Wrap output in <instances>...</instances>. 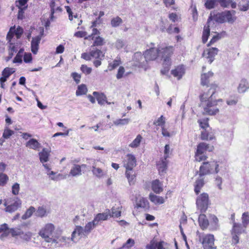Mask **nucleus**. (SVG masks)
Here are the masks:
<instances>
[{"instance_id":"f257e3e1","label":"nucleus","mask_w":249,"mask_h":249,"mask_svg":"<svg viewBox=\"0 0 249 249\" xmlns=\"http://www.w3.org/2000/svg\"><path fill=\"white\" fill-rule=\"evenodd\" d=\"M39 234L46 242L51 243L53 248L66 246L70 240L69 237L62 236L61 231L55 230L54 225L52 223L46 224L39 231Z\"/></svg>"},{"instance_id":"f03ea898","label":"nucleus","mask_w":249,"mask_h":249,"mask_svg":"<svg viewBox=\"0 0 249 249\" xmlns=\"http://www.w3.org/2000/svg\"><path fill=\"white\" fill-rule=\"evenodd\" d=\"M218 88L215 84L211 85V87L207 92L200 95V107H202L204 112L208 115H213L219 112V109L216 107L218 102H222V100H216L214 94Z\"/></svg>"},{"instance_id":"7ed1b4c3","label":"nucleus","mask_w":249,"mask_h":249,"mask_svg":"<svg viewBox=\"0 0 249 249\" xmlns=\"http://www.w3.org/2000/svg\"><path fill=\"white\" fill-rule=\"evenodd\" d=\"M219 165L215 161L204 162L200 166L199 176H204L212 174H217L219 171Z\"/></svg>"},{"instance_id":"20e7f679","label":"nucleus","mask_w":249,"mask_h":249,"mask_svg":"<svg viewBox=\"0 0 249 249\" xmlns=\"http://www.w3.org/2000/svg\"><path fill=\"white\" fill-rule=\"evenodd\" d=\"M196 204L201 213H204L207 210L209 205V196L203 193L198 196L196 200Z\"/></svg>"},{"instance_id":"39448f33","label":"nucleus","mask_w":249,"mask_h":249,"mask_svg":"<svg viewBox=\"0 0 249 249\" xmlns=\"http://www.w3.org/2000/svg\"><path fill=\"white\" fill-rule=\"evenodd\" d=\"M133 60L135 62V65L139 68H142L146 70L147 62L144 55H142L141 52H136L133 57Z\"/></svg>"},{"instance_id":"423d86ee","label":"nucleus","mask_w":249,"mask_h":249,"mask_svg":"<svg viewBox=\"0 0 249 249\" xmlns=\"http://www.w3.org/2000/svg\"><path fill=\"white\" fill-rule=\"evenodd\" d=\"M214 238L213 234H207L203 238L202 242L204 249H216L214 247Z\"/></svg>"},{"instance_id":"0eeeda50","label":"nucleus","mask_w":249,"mask_h":249,"mask_svg":"<svg viewBox=\"0 0 249 249\" xmlns=\"http://www.w3.org/2000/svg\"><path fill=\"white\" fill-rule=\"evenodd\" d=\"M160 48L158 49L151 48L145 51L143 55L145 56L147 62L149 61H153L157 58L159 54H160Z\"/></svg>"},{"instance_id":"6e6552de","label":"nucleus","mask_w":249,"mask_h":249,"mask_svg":"<svg viewBox=\"0 0 249 249\" xmlns=\"http://www.w3.org/2000/svg\"><path fill=\"white\" fill-rule=\"evenodd\" d=\"M218 52V49L216 48H211L205 50L202 54L203 57H205L209 59L210 64L212 63L214 59V57L217 55Z\"/></svg>"},{"instance_id":"1a4fd4ad","label":"nucleus","mask_w":249,"mask_h":249,"mask_svg":"<svg viewBox=\"0 0 249 249\" xmlns=\"http://www.w3.org/2000/svg\"><path fill=\"white\" fill-rule=\"evenodd\" d=\"M168 156H164V158L161 159L157 164V167L159 170V174L160 176L164 175L167 169L168 161L167 159Z\"/></svg>"},{"instance_id":"9d476101","label":"nucleus","mask_w":249,"mask_h":249,"mask_svg":"<svg viewBox=\"0 0 249 249\" xmlns=\"http://www.w3.org/2000/svg\"><path fill=\"white\" fill-rule=\"evenodd\" d=\"M213 149L214 147L213 145L202 142L197 145L196 151L205 154L207 151L212 152Z\"/></svg>"},{"instance_id":"9b49d317","label":"nucleus","mask_w":249,"mask_h":249,"mask_svg":"<svg viewBox=\"0 0 249 249\" xmlns=\"http://www.w3.org/2000/svg\"><path fill=\"white\" fill-rule=\"evenodd\" d=\"M76 235H77L78 236H81L83 235H87V234L85 233L84 228L80 226H76L75 230L73 231L71 234V240L72 241L76 242L79 240L80 237L77 238Z\"/></svg>"},{"instance_id":"f8f14e48","label":"nucleus","mask_w":249,"mask_h":249,"mask_svg":"<svg viewBox=\"0 0 249 249\" xmlns=\"http://www.w3.org/2000/svg\"><path fill=\"white\" fill-rule=\"evenodd\" d=\"M136 166V159L134 156L131 154L127 155V159L124 162L125 169H133Z\"/></svg>"},{"instance_id":"ddd939ff","label":"nucleus","mask_w":249,"mask_h":249,"mask_svg":"<svg viewBox=\"0 0 249 249\" xmlns=\"http://www.w3.org/2000/svg\"><path fill=\"white\" fill-rule=\"evenodd\" d=\"M160 54H161V57L164 59V61H168L169 58L173 53V47L172 46L166 47L165 48H160Z\"/></svg>"},{"instance_id":"4468645a","label":"nucleus","mask_w":249,"mask_h":249,"mask_svg":"<svg viewBox=\"0 0 249 249\" xmlns=\"http://www.w3.org/2000/svg\"><path fill=\"white\" fill-rule=\"evenodd\" d=\"M21 204V200L18 198L17 199V200H16L13 203L10 205H7L6 202H5L4 204V206H6L5 209V211L10 213L14 212L15 211L17 210L18 208L20 207Z\"/></svg>"},{"instance_id":"2eb2a0df","label":"nucleus","mask_w":249,"mask_h":249,"mask_svg":"<svg viewBox=\"0 0 249 249\" xmlns=\"http://www.w3.org/2000/svg\"><path fill=\"white\" fill-rule=\"evenodd\" d=\"M110 215V210L107 209L104 213H98L94 217L93 220L97 225L101 221L106 220Z\"/></svg>"},{"instance_id":"dca6fc26","label":"nucleus","mask_w":249,"mask_h":249,"mask_svg":"<svg viewBox=\"0 0 249 249\" xmlns=\"http://www.w3.org/2000/svg\"><path fill=\"white\" fill-rule=\"evenodd\" d=\"M212 17L209 18L207 20V24L204 26V30L202 34V42L203 43H205L208 39L210 36V26L211 25V20Z\"/></svg>"},{"instance_id":"f3484780","label":"nucleus","mask_w":249,"mask_h":249,"mask_svg":"<svg viewBox=\"0 0 249 249\" xmlns=\"http://www.w3.org/2000/svg\"><path fill=\"white\" fill-rule=\"evenodd\" d=\"M125 176L127 178L128 183L130 185L134 184L136 178V174L133 169H125Z\"/></svg>"},{"instance_id":"a211bd4d","label":"nucleus","mask_w":249,"mask_h":249,"mask_svg":"<svg viewBox=\"0 0 249 249\" xmlns=\"http://www.w3.org/2000/svg\"><path fill=\"white\" fill-rule=\"evenodd\" d=\"M204 184V178L203 176H199V178L196 180L194 184V191L196 195H198L200 193V190L203 187Z\"/></svg>"},{"instance_id":"6ab92c4d","label":"nucleus","mask_w":249,"mask_h":249,"mask_svg":"<svg viewBox=\"0 0 249 249\" xmlns=\"http://www.w3.org/2000/svg\"><path fill=\"white\" fill-rule=\"evenodd\" d=\"M40 40L41 36H36L33 38L31 41V51L34 54H36L37 53Z\"/></svg>"},{"instance_id":"aec40b11","label":"nucleus","mask_w":249,"mask_h":249,"mask_svg":"<svg viewBox=\"0 0 249 249\" xmlns=\"http://www.w3.org/2000/svg\"><path fill=\"white\" fill-rule=\"evenodd\" d=\"M184 73L185 69L182 65L178 66L171 71V73L174 75V76L177 77L178 80L181 78Z\"/></svg>"},{"instance_id":"412c9836","label":"nucleus","mask_w":249,"mask_h":249,"mask_svg":"<svg viewBox=\"0 0 249 249\" xmlns=\"http://www.w3.org/2000/svg\"><path fill=\"white\" fill-rule=\"evenodd\" d=\"M50 151L47 149L44 148L42 151L38 153L39 160L41 162H46L49 160Z\"/></svg>"},{"instance_id":"4be33fe9","label":"nucleus","mask_w":249,"mask_h":249,"mask_svg":"<svg viewBox=\"0 0 249 249\" xmlns=\"http://www.w3.org/2000/svg\"><path fill=\"white\" fill-rule=\"evenodd\" d=\"M210 17H212L211 23L213 22V21L220 23H222L225 22V19L224 18L223 12L218 13L216 15H214L213 16H212V14H211L209 18Z\"/></svg>"},{"instance_id":"5701e85b","label":"nucleus","mask_w":249,"mask_h":249,"mask_svg":"<svg viewBox=\"0 0 249 249\" xmlns=\"http://www.w3.org/2000/svg\"><path fill=\"white\" fill-rule=\"evenodd\" d=\"M81 166L85 167L86 165L82 164L81 166H80L78 164H74L71 170L70 173V174L73 177L81 175L82 174Z\"/></svg>"},{"instance_id":"b1692460","label":"nucleus","mask_w":249,"mask_h":249,"mask_svg":"<svg viewBox=\"0 0 249 249\" xmlns=\"http://www.w3.org/2000/svg\"><path fill=\"white\" fill-rule=\"evenodd\" d=\"M26 146L34 150H37L41 147V144L35 139H31L26 143Z\"/></svg>"},{"instance_id":"393cba45","label":"nucleus","mask_w":249,"mask_h":249,"mask_svg":"<svg viewBox=\"0 0 249 249\" xmlns=\"http://www.w3.org/2000/svg\"><path fill=\"white\" fill-rule=\"evenodd\" d=\"M213 73L209 71L208 73H204L201 75V83L203 86H207L210 82V79L213 76Z\"/></svg>"},{"instance_id":"a878e982","label":"nucleus","mask_w":249,"mask_h":249,"mask_svg":"<svg viewBox=\"0 0 249 249\" xmlns=\"http://www.w3.org/2000/svg\"><path fill=\"white\" fill-rule=\"evenodd\" d=\"M198 222L201 228L203 230L206 229L209 225V221L206 216L204 214H200L198 217Z\"/></svg>"},{"instance_id":"bb28decb","label":"nucleus","mask_w":249,"mask_h":249,"mask_svg":"<svg viewBox=\"0 0 249 249\" xmlns=\"http://www.w3.org/2000/svg\"><path fill=\"white\" fill-rule=\"evenodd\" d=\"M152 189L156 194H159L162 191V184L159 180L156 179L152 182Z\"/></svg>"},{"instance_id":"cd10ccee","label":"nucleus","mask_w":249,"mask_h":249,"mask_svg":"<svg viewBox=\"0 0 249 249\" xmlns=\"http://www.w3.org/2000/svg\"><path fill=\"white\" fill-rule=\"evenodd\" d=\"M150 200L155 204H161L164 202V198L160 196H156L153 194L149 195Z\"/></svg>"},{"instance_id":"c85d7f7f","label":"nucleus","mask_w":249,"mask_h":249,"mask_svg":"<svg viewBox=\"0 0 249 249\" xmlns=\"http://www.w3.org/2000/svg\"><path fill=\"white\" fill-rule=\"evenodd\" d=\"M93 94L96 97L99 104L100 105H104L105 104L107 100V97L104 94H100L98 92L94 91Z\"/></svg>"},{"instance_id":"c756f323","label":"nucleus","mask_w":249,"mask_h":249,"mask_svg":"<svg viewBox=\"0 0 249 249\" xmlns=\"http://www.w3.org/2000/svg\"><path fill=\"white\" fill-rule=\"evenodd\" d=\"M218 2H219L220 5L224 7H228L231 5V8L234 9L237 6L236 2L233 0H218Z\"/></svg>"},{"instance_id":"7c9ffc66","label":"nucleus","mask_w":249,"mask_h":249,"mask_svg":"<svg viewBox=\"0 0 249 249\" xmlns=\"http://www.w3.org/2000/svg\"><path fill=\"white\" fill-rule=\"evenodd\" d=\"M239 10L247 11L249 9V0H240L238 2Z\"/></svg>"},{"instance_id":"2f4dec72","label":"nucleus","mask_w":249,"mask_h":249,"mask_svg":"<svg viewBox=\"0 0 249 249\" xmlns=\"http://www.w3.org/2000/svg\"><path fill=\"white\" fill-rule=\"evenodd\" d=\"M245 231V228L241 224H238L234 222L233 228L232 230V232L240 234L244 232Z\"/></svg>"},{"instance_id":"473e14b6","label":"nucleus","mask_w":249,"mask_h":249,"mask_svg":"<svg viewBox=\"0 0 249 249\" xmlns=\"http://www.w3.org/2000/svg\"><path fill=\"white\" fill-rule=\"evenodd\" d=\"M249 88V84L246 79H242L239 85L238 90L240 93L245 92Z\"/></svg>"},{"instance_id":"72a5a7b5","label":"nucleus","mask_w":249,"mask_h":249,"mask_svg":"<svg viewBox=\"0 0 249 249\" xmlns=\"http://www.w3.org/2000/svg\"><path fill=\"white\" fill-rule=\"evenodd\" d=\"M90 55L91 57L95 59H104L105 57V54L103 53L102 51L98 49L91 50L90 51Z\"/></svg>"},{"instance_id":"f704fd0d","label":"nucleus","mask_w":249,"mask_h":249,"mask_svg":"<svg viewBox=\"0 0 249 249\" xmlns=\"http://www.w3.org/2000/svg\"><path fill=\"white\" fill-rule=\"evenodd\" d=\"M235 14L234 10L232 11H226L223 12L224 18L225 19V22L228 21V22H232L234 21V19L232 18V15Z\"/></svg>"},{"instance_id":"c9c22d12","label":"nucleus","mask_w":249,"mask_h":249,"mask_svg":"<svg viewBox=\"0 0 249 249\" xmlns=\"http://www.w3.org/2000/svg\"><path fill=\"white\" fill-rule=\"evenodd\" d=\"M137 208L148 209L149 208V202L146 198L142 197L137 202Z\"/></svg>"},{"instance_id":"e433bc0d","label":"nucleus","mask_w":249,"mask_h":249,"mask_svg":"<svg viewBox=\"0 0 249 249\" xmlns=\"http://www.w3.org/2000/svg\"><path fill=\"white\" fill-rule=\"evenodd\" d=\"M88 89L84 84H81L78 86L77 89L76 91V95L77 96L85 95L87 93Z\"/></svg>"},{"instance_id":"4c0bfd02","label":"nucleus","mask_w":249,"mask_h":249,"mask_svg":"<svg viewBox=\"0 0 249 249\" xmlns=\"http://www.w3.org/2000/svg\"><path fill=\"white\" fill-rule=\"evenodd\" d=\"M97 225H98L95 222H94L93 220L91 222H88L84 227L85 233L87 235Z\"/></svg>"},{"instance_id":"58836bf2","label":"nucleus","mask_w":249,"mask_h":249,"mask_svg":"<svg viewBox=\"0 0 249 249\" xmlns=\"http://www.w3.org/2000/svg\"><path fill=\"white\" fill-rule=\"evenodd\" d=\"M226 34L225 32H222L221 33H217L216 35L213 36V38L211 39L209 43L208 44V46H210L213 44L214 42H216L217 40L223 37Z\"/></svg>"},{"instance_id":"ea45409f","label":"nucleus","mask_w":249,"mask_h":249,"mask_svg":"<svg viewBox=\"0 0 249 249\" xmlns=\"http://www.w3.org/2000/svg\"><path fill=\"white\" fill-rule=\"evenodd\" d=\"M91 171L93 174L98 178H101L103 176V171L100 168L96 167L95 166H92Z\"/></svg>"},{"instance_id":"a19ab883","label":"nucleus","mask_w":249,"mask_h":249,"mask_svg":"<svg viewBox=\"0 0 249 249\" xmlns=\"http://www.w3.org/2000/svg\"><path fill=\"white\" fill-rule=\"evenodd\" d=\"M23 52H24L23 48H20L19 49V50L18 51L16 56L13 59V62L14 63H21L22 62V53H23Z\"/></svg>"},{"instance_id":"79ce46f5","label":"nucleus","mask_w":249,"mask_h":249,"mask_svg":"<svg viewBox=\"0 0 249 249\" xmlns=\"http://www.w3.org/2000/svg\"><path fill=\"white\" fill-rule=\"evenodd\" d=\"M34 212H35V208L33 206L30 207V208L27 210L24 214L22 216V219L25 220L30 217Z\"/></svg>"},{"instance_id":"37998d69","label":"nucleus","mask_w":249,"mask_h":249,"mask_svg":"<svg viewBox=\"0 0 249 249\" xmlns=\"http://www.w3.org/2000/svg\"><path fill=\"white\" fill-rule=\"evenodd\" d=\"M142 137L140 135H137L136 138L133 141V142L129 145V146L132 148L137 147L139 146L140 143L142 141Z\"/></svg>"},{"instance_id":"c03bdc74","label":"nucleus","mask_w":249,"mask_h":249,"mask_svg":"<svg viewBox=\"0 0 249 249\" xmlns=\"http://www.w3.org/2000/svg\"><path fill=\"white\" fill-rule=\"evenodd\" d=\"M105 44L104 39L100 36H98L95 37L94 41L93 43L92 46H101Z\"/></svg>"},{"instance_id":"a18cd8bd","label":"nucleus","mask_w":249,"mask_h":249,"mask_svg":"<svg viewBox=\"0 0 249 249\" xmlns=\"http://www.w3.org/2000/svg\"><path fill=\"white\" fill-rule=\"evenodd\" d=\"M130 122V119L128 118L117 119L113 122L115 125H124L127 124Z\"/></svg>"},{"instance_id":"49530a36","label":"nucleus","mask_w":249,"mask_h":249,"mask_svg":"<svg viewBox=\"0 0 249 249\" xmlns=\"http://www.w3.org/2000/svg\"><path fill=\"white\" fill-rule=\"evenodd\" d=\"M242 224L244 228H246L249 224V213L248 212L244 213L242 217Z\"/></svg>"},{"instance_id":"de8ad7c7","label":"nucleus","mask_w":249,"mask_h":249,"mask_svg":"<svg viewBox=\"0 0 249 249\" xmlns=\"http://www.w3.org/2000/svg\"><path fill=\"white\" fill-rule=\"evenodd\" d=\"M195 158L196 161L200 162L206 160L207 158V156L206 154L198 153L196 151L195 153Z\"/></svg>"},{"instance_id":"09e8293b","label":"nucleus","mask_w":249,"mask_h":249,"mask_svg":"<svg viewBox=\"0 0 249 249\" xmlns=\"http://www.w3.org/2000/svg\"><path fill=\"white\" fill-rule=\"evenodd\" d=\"M121 64V59L120 58H117L116 59L113 60L112 63H109L108 69L109 71H112L113 69H115Z\"/></svg>"},{"instance_id":"8fccbe9b","label":"nucleus","mask_w":249,"mask_h":249,"mask_svg":"<svg viewBox=\"0 0 249 249\" xmlns=\"http://www.w3.org/2000/svg\"><path fill=\"white\" fill-rule=\"evenodd\" d=\"M123 20L119 17H116L113 18L111 20V25L113 27H116L119 26L122 23Z\"/></svg>"},{"instance_id":"3c124183","label":"nucleus","mask_w":249,"mask_h":249,"mask_svg":"<svg viewBox=\"0 0 249 249\" xmlns=\"http://www.w3.org/2000/svg\"><path fill=\"white\" fill-rule=\"evenodd\" d=\"M46 214V210L43 207H39L35 212V215L38 217H43Z\"/></svg>"},{"instance_id":"603ef678","label":"nucleus","mask_w":249,"mask_h":249,"mask_svg":"<svg viewBox=\"0 0 249 249\" xmlns=\"http://www.w3.org/2000/svg\"><path fill=\"white\" fill-rule=\"evenodd\" d=\"M121 211L119 208L112 207L110 211V217H118L121 216Z\"/></svg>"},{"instance_id":"864d4df0","label":"nucleus","mask_w":249,"mask_h":249,"mask_svg":"<svg viewBox=\"0 0 249 249\" xmlns=\"http://www.w3.org/2000/svg\"><path fill=\"white\" fill-rule=\"evenodd\" d=\"M15 71L14 68L7 67L3 70L2 75L8 78L12 74L15 72Z\"/></svg>"},{"instance_id":"5fc2aeb1","label":"nucleus","mask_w":249,"mask_h":249,"mask_svg":"<svg viewBox=\"0 0 249 249\" xmlns=\"http://www.w3.org/2000/svg\"><path fill=\"white\" fill-rule=\"evenodd\" d=\"M217 2H218V0H207L205 5L207 8L211 9L214 8Z\"/></svg>"},{"instance_id":"6e6d98bb","label":"nucleus","mask_w":249,"mask_h":249,"mask_svg":"<svg viewBox=\"0 0 249 249\" xmlns=\"http://www.w3.org/2000/svg\"><path fill=\"white\" fill-rule=\"evenodd\" d=\"M14 134V131L9 129L7 128H5L4 130V132L2 134V137L4 139H7L10 137L12 135Z\"/></svg>"},{"instance_id":"4d7b16f0","label":"nucleus","mask_w":249,"mask_h":249,"mask_svg":"<svg viewBox=\"0 0 249 249\" xmlns=\"http://www.w3.org/2000/svg\"><path fill=\"white\" fill-rule=\"evenodd\" d=\"M201 139L202 140H212L213 139L212 136H210L205 129L201 132Z\"/></svg>"},{"instance_id":"13d9d810","label":"nucleus","mask_w":249,"mask_h":249,"mask_svg":"<svg viewBox=\"0 0 249 249\" xmlns=\"http://www.w3.org/2000/svg\"><path fill=\"white\" fill-rule=\"evenodd\" d=\"M14 29H13V31L14 32V33H15L17 36V38L18 39H19L20 38L21 35H22L23 33V29L20 27L18 26V28L15 29V27H13Z\"/></svg>"},{"instance_id":"bf43d9fd","label":"nucleus","mask_w":249,"mask_h":249,"mask_svg":"<svg viewBox=\"0 0 249 249\" xmlns=\"http://www.w3.org/2000/svg\"><path fill=\"white\" fill-rule=\"evenodd\" d=\"M198 123H199L200 126L204 129H205L209 126L208 119L199 120H198Z\"/></svg>"},{"instance_id":"052dcab7","label":"nucleus","mask_w":249,"mask_h":249,"mask_svg":"<svg viewBox=\"0 0 249 249\" xmlns=\"http://www.w3.org/2000/svg\"><path fill=\"white\" fill-rule=\"evenodd\" d=\"M32 234L31 232L28 231L24 233L22 231H21L20 237L26 241H29L32 237Z\"/></svg>"},{"instance_id":"680f3d73","label":"nucleus","mask_w":249,"mask_h":249,"mask_svg":"<svg viewBox=\"0 0 249 249\" xmlns=\"http://www.w3.org/2000/svg\"><path fill=\"white\" fill-rule=\"evenodd\" d=\"M22 231L18 228H11L9 230V232L11 233L13 237L21 235Z\"/></svg>"},{"instance_id":"e2e57ef3","label":"nucleus","mask_w":249,"mask_h":249,"mask_svg":"<svg viewBox=\"0 0 249 249\" xmlns=\"http://www.w3.org/2000/svg\"><path fill=\"white\" fill-rule=\"evenodd\" d=\"M9 46V50L13 53H16L18 51V48H19V44L18 43H13L10 42Z\"/></svg>"},{"instance_id":"0e129e2a","label":"nucleus","mask_w":249,"mask_h":249,"mask_svg":"<svg viewBox=\"0 0 249 249\" xmlns=\"http://www.w3.org/2000/svg\"><path fill=\"white\" fill-rule=\"evenodd\" d=\"M165 123V118L163 117V115H161L160 118H158L156 122H154L155 124L158 126H160L161 127L164 126Z\"/></svg>"},{"instance_id":"69168bd1","label":"nucleus","mask_w":249,"mask_h":249,"mask_svg":"<svg viewBox=\"0 0 249 249\" xmlns=\"http://www.w3.org/2000/svg\"><path fill=\"white\" fill-rule=\"evenodd\" d=\"M8 179V176L2 173H0V185H5Z\"/></svg>"},{"instance_id":"338daca9","label":"nucleus","mask_w":249,"mask_h":249,"mask_svg":"<svg viewBox=\"0 0 249 249\" xmlns=\"http://www.w3.org/2000/svg\"><path fill=\"white\" fill-rule=\"evenodd\" d=\"M81 71L86 74H89L92 71V69L90 67H88L86 65H82L81 67Z\"/></svg>"},{"instance_id":"774afa93","label":"nucleus","mask_w":249,"mask_h":249,"mask_svg":"<svg viewBox=\"0 0 249 249\" xmlns=\"http://www.w3.org/2000/svg\"><path fill=\"white\" fill-rule=\"evenodd\" d=\"M19 191V184L18 183H15L12 187V192L15 195H17L18 194Z\"/></svg>"}]
</instances>
